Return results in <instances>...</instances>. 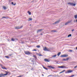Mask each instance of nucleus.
<instances>
[{
    "mask_svg": "<svg viewBox=\"0 0 77 77\" xmlns=\"http://www.w3.org/2000/svg\"><path fill=\"white\" fill-rule=\"evenodd\" d=\"M37 54L38 55V56H42V55L40 54L39 53H37Z\"/></svg>",
    "mask_w": 77,
    "mask_h": 77,
    "instance_id": "16",
    "label": "nucleus"
},
{
    "mask_svg": "<svg viewBox=\"0 0 77 77\" xmlns=\"http://www.w3.org/2000/svg\"><path fill=\"white\" fill-rule=\"evenodd\" d=\"M64 71H65V70H63L62 71L60 72V74L61 73H62L63 72H64Z\"/></svg>",
    "mask_w": 77,
    "mask_h": 77,
    "instance_id": "18",
    "label": "nucleus"
},
{
    "mask_svg": "<svg viewBox=\"0 0 77 77\" xmlns=\"http://www.w3.org/2000/svg\"><path fill=\"white\" fill-rule=\"evenodd\" d=\"M7 73H8L7 75H10V74H11V72H8Z\"/></svg>",
    "mask_w": 77,
    "mask_h": 77,
    "instance_id": "29",
    "label": "nucleus"
},
{
    "mask_svg": "<svg viewBox=\"0 0 77 77\" xmlns=\"http://www.w3.org/2000/svg\"><path fill=\"white\" fill-rule=\"evenodd\" d=\"M8 75V73H6L5 74L1 73L0 74V77H3L4 75Z\"/></svg>",
    "mask_w": 77,
    "mask_h": 77,
    "instance_id": "3",
    "label": "nucleus"
},
{
    "mask_svg": "<svg viewBox=\"0 0 77 77\" xmlns=\"http://www.w3.org/2000/svg\"><path fill=\"white\" fill-rule=\"evenodd\" d=\"M44 60L45 61V62H50V60H48V59H45Z\"/></svg>",
    "mask_w": 77,
    "mask_h": 77,
    "instance_id": "13",
    "label": "nucleus"
},
{
    "mask_svg": "<svg viewBox=\"0 0 77 77\" xmlns=\"http://www.w3.org/2000/svg\"><path fill=\"white\" fill-rule=\"evenodd\" d=\"M25 54L29 55V54H32V53L29 51H26L25 52Z\"/></svg>",
    "mask_w": 77,
    "mask_h": 77,
    "instance_id": "2",
    "label": "nucleus"
},
{
    "mask_svg": "<svg viewBox=\"0 0 77 77\" xmlns=\"http://www.w3.org/2000/svg\"><path fill=\"white\" fill-rule=\"evenodd\" d=\"M54 32H56V30H54Z\"/></svg>",
    "mask_w": 77,
    "mask_h": 77,
    "instance_id": "46",
    "label": "nucleus"
},
{
    "mask_svg": "<svg viewBox=\"0 0 77 77\" xmlns=\"http://www.w3.org/2000/svg\"><path fill=\"white\" fill-rule=\"evenodd\" d=\"M76 50H77V47H76Z\"/></svg>",
    "mask_w": 77,
    "mask_h": 77,
    "instance_id": "53",
    "label": "nucleus"
},
{
    "mask_svg": "<svg viewBox=\"0 0 77 77\" xmlns=\"http://www.w3.org/2000/svg\"><path fill=\"white\" fill-rule=\"evenodd\" d=\"M49 76H51V75H49Z\"/></svg>",
    "mask_w": 77,
    "mask_h": 77,
    "instance_id": "56",
    "label": "nucleus"
},
{
    "mask_svg": "<svg viewBox=\"0 0 77 77\" xmlns=\"http://www.w3.org/2000/svg\"><path fill=\"white\" fill-rule=\"evenodd\" d=\"M13 5H14V6H15V5H16V3H14Z\"/></svg>",
    "mask_w": 77,
    "mask_h": 77,
    "instance_id": "39",
    "label": "nucleus"
},
{
    "mask_svg": "<svg viewBox=\"0 0 77 77\" xmlns=\"http://www.w3.org/2000/svg\"><path fill=\"white\" fill-rule=\"evenodd\" d=\"M57 64H58L59 63H58V62H57Z\"/></svg>",
    "mask_w": 77,
    "mask_h": 77,
    "instance_id": "51",
    "label": "nucleus"
},
{
    "mask_svg": "<svg viewBox=\"0 0 77 77\" xmlns=\"http://www.w3.org/2000/svg\"><path fill=\"white\" fill-rule=\"evenodd\" d=\"M61 54V52H59L58 53L57 55L58 56H59V55Z\"/></svg>",
    "mask_w": 77,
    "mask_h": 77,
    "instance_id": "15",
    "label": "nucleus"
},
{
    "mask_svg": "<svg viewBox=\"0 0 77 77\" xmlns=\"http://www.w3.org/2000/svg\"><path fill=\"white\" fill-rule=\"evenodd\" d=\"M2 69H7V68H6L5 67H2Z\"/></svg>",
    "mask_w": 77,
    "mask_h": 77,
    "instance_id": "21",
    "label": "nucleus"
},
{
    "mask_svg": "<svg viewBox=\"0 0 77 77\" xmlns=\"http://www.w3.org/2000/svg\"><path fill=\"white\" fill-rule=\"evenodd\" d=\"M36 2V0H33L31 2V3H32V2Z\"/></svg>",
    "mask_w": 77,
    "mask_h": 77,
    "instance_id": "22",
    "label": "nucleus"
},
{
    "mask_svg": "<svg viewBox=\"0 0 77 77\" xmlns=\"http://www.w3.org/2000/svg\"><path fill=\"white\" fill-rule=\"evenodd\" d=\"M69 58H67L66 59L64 58L63 59V60H64L65 61H67V60H68L69 59Z\"/></svg>",
    "mask_w": 77,
    "mask_h": 77,
    "instance_id": "10",
    "label": "nucleus"
},
{
    "mask_svg": "<svg viewBox=\"0 0 77 77\" xmlns=\"http://www.w3.org/2000/svg\"><path fill=\"white\" fill-rule=\"evenodd\" d=\"M36 47H37V48H39V47H40V46L39 45L36 46Z\"/></svg>",
    "mask_w": 77,
    "mask_h": 77,
    "instance_id": "33",
    "label": "nucleus"
},
{
    "mask_svg": "<svg viewBox=\"0 0 77 77\" xmlns=\"http://www.w3.org/2000/svg\"><path fill=\"white\" fill-rule=\"evenodd\" d=\"M73 72V71L72 70H69L67 71V72H66V73H71V72Z\"/></svg>",
    "mask_w": 77,
    "mask_h": 77,
    "instance_id": "7",
    "label": "nucleus"
},
{
    "mask_svg": "<svg viewBox=\"0 0 77 77\" xmlns=\"http://www.w3.org/2000/svg\"><path fill=\"white\" fill-rule=\"evenodd\" d=\"M41 35H42V33H41Z\"/></svg>",
    "mask_w": 77,
    "mask_h": 77,
    "instance_id": "52",
    "label": "nucleus"
},
{
    "mask_svg": "<svg viewBox=\"0 0 77 77\" xmlns=\"http://www.w3.org/2000/svg\"><path fill=\"white\" fill-rule=\"evenodd\" d=\"M31 62H34V59L32 58V59L31 60Z\"/></svg>",
    "mask_w": 77,
    "mask_h": 77,
    "instance_id": "28",
    "label": "nucleus"
},
{
    "mask_svg": "<svg viewBox=\"0 0 77 77\" xmlns=\"http://www.w3.org/2000/svg\"><path fill=\"white\" fill-rule=\"evenodd\" d=\"M60 20H58L56 22H55L54 23H53V24H58V23H59V22H60Z\"/></svg>",
    "mask_w": 77,
    "mask_h": 77,
    "instance_id": "8",
    "label": "nucleus"
},
{
    "mask_svg": "<svg viewBox=\"0 0 77 77\" xmlns=\"http://www.w3.org/2000/svg\"><path fill=\"white\" fill-rule=\"evenodd\" d=\"M71 36H72L71 34H69L68 35V37H70Z\"/></svg>",
    "mask_w": 77,
    "mask_h": 77,
    "instance_id": "30",
    "label": "nucleus"
},
{
    "mask_svg": "<svg viewBox=\"0 0 77 77\" xmlns=\"http://www.w3.org/2000/svg\"><path fill=\"white\" fill-rule=\"evenodd\" d=\"M58 68H60L65 69L68 68V67L66 66H59Z\"/></svg>",
    "mask_w": 77,
    "mask_h": 77,
    "instance_id": "6",
    "label": "nucleus"
},
{
    "mask_svg": "<svg viewBox=\"0 0 77 77\" xmlns=\"http://www.w3.org/2000/svg\"><path fill=\"white\" fill-rule=\"evenodd\" d=\"M72 21V20H71L70 21H69L66 22V23H65L64 25H68V24L69 23H71Z\"/></svg>",
    "mask_w": 77,
    "mask_h": 77,
    "instance_id": "5",
    "label": "nucleus"
},
{
    "mask_svg": "<svg viewBox=\"0 0 77 77\" xmlns=\"http://www.w3.org/2000/svg\"><path fill=\"white\" fill-rule=\"evenodd\" d=\"M74 29H72V32H73V31H74Z\"/></svg>",
    "mask_w": 77,
    "mask_h": 77,
    "instance_id": "45",
    "label": "nucleus"
},
{
    "mask_svg": "<svg viewBox=\"0 0 77 77\" xmlns=\"http://www.w3.org/2000/svg\"><path fill=\"white\" fill-rule=\"evenodd\" d=\"M42 76H44V74H42Z\"/></svg>",
    "mask_w": 77,
    "mask_h": 77,
    "instance_id": "54",
    "label": "nucleus"
},
{
    "mask_svg": "<svg viewBox=\"0 0 77 77\" xmlns=\"http://www.w3.org/2000/svg\"><path fill=\"white\" fill-rule=\"evenodd\" d=\"M61 63H62V62H61Z\"/></svg>",
    "mask_w": 77,
    "mask_h": 77,
    "instance_id": "57",
    "label": "nucleus"
},
{
    "mask_svg": "<svg viewBox=\"0 0 77 77\" xmlns=\"http://www.w3.org/2000/svg\"><path fill=\"white\" fill-rule=\"evenodd\" d=\"M32 51H37V50H36V49H34L32 50Z\"/></svg>",
    "mask_w": 77,
    "mask_h": 77,
    "instance_id": "38",
    "label": "nucleus"
},
{
    "mask_svg": "<svg viewBox=\"0 0 77 77\" xmlns=\"http://www.w3.org/2000/svg\"><path fill=\"white\" fill-rule=\"evenodd\" d=\"M74 23H75V22H77V19H76V20H74Z\"/></svg>",
    "mask_w": 77,
    "mask_h": 77,
    "instance_id": "35",
    "label": "nucleus"
},
{
    "mask_svg": "<svg viewBox=\"0 0 77 77\" xmlns=\"http://www.w3.org/2000/svg\"><path fill=\"white\" fill-rule=\"evenodd\" d=\"M5 72L6 73H8V72Z\"/></svg>",
    "mask_w": 77,
    "mask_h": 77,
    "instance_id": "48",
    "label": "nucleus"
},
{
    "mask_svg": "<svg viewBox=\"0 0 77 77\" xmlns=\"http://www.w3.org/2000/svg\"><path fill=\"white\" fill-rule=\"evenodd\" d=\"M5 57H6L7 59H9V57H8V56H5Z\"/></svg>",
    "mask_w": 77,
    "mask_h": 77,
    "instance_id": "31",
    "label": "nucleus"
},
{
    "mask_svg": "<svg viewBox=\"0 0 77 77\" xmlns=\"http://www.w3.org/2000/svg\"><path fill=\"white\" fill-rule=\"evenodd\" d=\"M43 68H44V69H46V70H48V69L45 68V67L43 66Z\"/></svg>",
    "mask_w": 77,
    "mask_h": 77,
    "instance_id": "24",
    "label": "nucleus"
},
{
    "mask_svg": "<svg viewBox=\"0 0 77 77\" xmlns=\"http://www.w3.org/2000/svg\"><path fill=\"white\" fill-rule=\"evenodd\" d=\"M11 41H14L15 40H14V39L13 38H11Z\"/></svg>",
    "mask_w": 77,
    "mask_h": 77,
    "instance_id": "32",
    "label": "nucleus"
},
{
    "mask_svg": "<svg viewBox=\"0 0 77 77\" xmlns=\"http://www.w3.org/2000/svg\"><path fill=\"white\" fill-rule=\"evenodd\" d=\"M55 62H57V61H56V60H55Z\"/></svg>",
    "mask_w": 77,
    "mask_h": 77,
    "instance_id": "50",
    "label": "nucleus"
},
{
    "mask_svg": "<svg viewBox=\"0 0 77 77\" xmlns=\"http://www.w3.org/2000/svg\"><path fill=\"white\" fill-rule=\"evenodd\" d=\"M51 32H54V30H52L51 31Z\"/></svg>",
    "mask_w": 77,
    "mask_h": 77,
    "instance_id": "44",
    "label": "nucleus"
},
{
    "mask_svg": "<svg viewBox=\"0 0 77 77\" xmlns=\"http://www.w3.org/2000/svg\"><path fill=\"white\" fill-rule=\"evenodd\" d=\"M57 62H59V61H58Z\"/></svg>",
    "mask_w": 77,
    "mask_h": 77,
    "instance_id": "55",
    "label": "nucleus"
},
{
    "mask_svg": "<svg viewBox=\"0 0 77 77\" xmlns=\"http://www.w3.org/2000/svg\"><path fill=\"white\" fill-rule=\"evenodd\" d=\"M43 50L45 51H49V50L47 49V47H45V48H44Z\"/></svg>",
    "mask_w": 77,
    "mask_h": 77,
    "instance_id": "12",
    "label": "nucleus"
},
{
    "mask_svg": "<svg viewBox=\"0 0 77 77\" xmlns=\"http://www.w3.org/2000/svg\"><path fill=\"white\" fill-rule=\"evenodd\" d=\"M22 27H23V26H21L20 28L16 27V29H21V28H22Z\"/></svg>",
    "mask_w": 77,
    "mask_h": 77,
    "instance_id": "20",
    "label": "nucleus"
},
{
    "mask_svg": "<svg viewBox=\"0 0 77 77\" xmlns=\"http://www.w3.org/2000/svg\"><path fill=\"white\" fill-rule=\"evenodd\" d=\"M42 30H43V29H38L37 31V33H38V32H41V31H42Z\"/></svg>",
    "mask_w": 77,
    "mask_h": 77,
    "instance_id": "11",
    "label": "nucleus"
},
{
    "mask_svg": "<svg viewBox=\"0 0 77 77\" xmlns=\"http://www.w3.org/2000/svg\"><path fill=\"white\" fill-rule=\"evenodd\" d=\"M28 13L29 14V15H31V12H30L29 11H28Z\"/></svg>",
    "mask_w": 77,
    "mask_h": 77,
    "instance_id": "23",
    "label": "nucleus"
},
{
    "mask_svg": "<svg viewBox=\"0 0 77 77\" xmlns=\"http://www.w3.org/2000/svg\"><path fill=\"white\" fill-rule=\"evenodd\" d=\"M29 21H32V18H29Z\"/></svg>",
    "mask_w": 77,
    "mask_h": 77,
    "instance_id": "26",
    "label": "nucleus"
},
{
    "mask_svg": "<svg viewBox=\"0 0 77 77\" xmlns=\"http://www.w3.org/2000/svg\"><path fill=\"white\" fill-rule=\"evenodd\" d=\"M15 40H16L17 41H18V39H17V38H15Z\"/></svg>",
    "mask_w": 77,
    "mask_h": 77,
    "instance_id": "42",
    "label": "nucleus"
},
{
    "mask_svg": "<svg viewBox=\"0 0 77 77\" xmlns=\"http://www.w3.org/2000/svg\"><path fill=\"white\" fill-rule=\"evenodd\" d=\"M32 64L33 65H34V62H32Z\"/></svg>",
    "mask_w": 77,
    "mask_h": 77,
    "instance_id": "49",
    "label": "nucleus"
},
{
    "mask_svg": "<svg viewBox=\"0 0 77 77\" xmlns=\"http://www.w3.org/2000/svg\"><path fill=\"white\" fill-rule=\"evenodd\" d=\"M69 51L70 52H72V50H69Z\"/></svg>",
    "mask_w": 77,
    "mask_h": 77,
    "instance_id": "34",
    "label": "nucleus"
},
{
    "mask_svg": "<svg viewBox=\"0 0 77 77\" xmlns=\"http://www.w3.org/2000/svg\"><path fill=\"white\" fill-rule=\"evenodd\" d=\"M9 56H12V54H10L9 55Z\"/></svg>",
    "mask_w": 77,
    "mask_h": 77,
    "instance_id": "36",
    "label": "nucleus"
},
{
    "mask_svg": "<svg viewBox=\"0 0 77 77\" xmlns=\"http://www.w3.org/2000/svg\"><path fill=\"white\" fill-rule=\"evenodd\" d=\"M21 43L22 44H23L24 42H21Z\"/></svg>",
    "mask_w": 77,
    "mask_h": 77,
    "instance_id": "47",
    "label": "nucleus"
},
{
    "mask_svg": "<svg viewBox=\"0 0 77 77\" xmlns=\"http://www.w3.org/2000/svg\"><path fill=\"white\" fill-rule=\"evenodd\" d=\"M0 65H1L2 68V67H3V65H2V64H0Z\"/></svg>",
    "mask_w": 77,
    "mask_h": 77,
    "instance_id": "40",
    "label": "nucleus"
},
{
    "mask_svg": "<svg viewBox=\"0 0 77 77\" xmlns=\"http://www.w3.org/2000/svg\"><path fill=\"white\" fill-rule=\"evenodd\" d=\"M11 4H12V5H14V2H11Z\"/></svg>",
    "mask_w": 77,
    "mask_h": 77,
    "instance_id": "41",
    "label": "nucleus"
},
{
    "mask_svg": "<svg viewBox=\"0 0 77 77\" xmlns=\"http://www.w3.org/2000/svg\"><path fill=\"white\" fill-rule=\"evenodd\" d=\"M8 18V17H2V18H5L6 19H7Z\"/></svg>",
    "mask_w": 77,
    "mask_h": 77,
    "instance_id": "19",
    "label": "nucleus"
},
{
    "mask_svg": "<svg viewBox=\"0 0 77 77\" xmlns=\"http://www.w3.org/2000/svg\"><path fill=\"white\" fill-rule=\"evenodd\" d=\"M74 75H71V77H74Z\"/></svg>",
    "mask_w": 77,
    "mask_h": 77,
    "instance_id": "37",
    "label": "nucleus"
},
{
    "mask_svg": "<svg viewBox=\"0 0 77 77\" xmlns=\"http://www.w3.org/2000/svg\"><path fill=\"white\" fill-rule=\"evenodd\" d=\"M33 57H34L35 58V59H37V57H36V55H33Z\"/></svg>",
    "mask_w": 77,
    "mask_h": 77,
    "instance_id": "17",
    "label": "nucleus"
},
{
    "mask_svg": "<svg viewBox=\"0 0 77 77\" xmlns=\"http://www.w3.org/2000/svg\"><path fill=\"white\" fill-rule=\"evenodd\" d=\"M56 55H55L53 56H52V57H56Z\"/></svg>",
    "mask_w": 77,
    "mask_h": 77,
    "instance_id": "27",
    "label": "nucleus"
},
{
    "mask_svg": "<svg viewBox=\"0 0 77 77\" xmlns=\"http://www.w3.org/2000/svg\"><path fill=\"white\" fill-rule=\"evenodd\" d=\"M68 55H66V54H64V55H62L60 56V57H68Z\"/></svg>",
    "mask_w": 77,
    "mask_h": 77,
    "instance_id": "4",
    "label": "nucleus"
},
{
    "mask_svg": "<svg viewBox=\"0 0 77 77\" xmlns=\"http://www.w3.org/2000/svg\"><path fill=\"white\" fill-rule=\"evenodd\" d=\"M74 17L75 19H76V18H77V14L75 15H74Z\"/></svg>",
    "mask_w": 77,
    "mask_h": 77,
    "instance_id": "25",
    "label": "nucleus"
},
{
    "mask_svg": "<svg viewBox=\"0 0 77 77\" xmlns=\"http://www.w3.org/2000/svg\"><path fill=\"white\" fill-rule=\"evenodd\" d=\"M30 60H31V59H30Z\"/></svg>",
    "mask_w": 77,
    "mask_h": 77,
    "instance_id": "58",
    "label": "nucleus"
},
{
    "mask_svg": "<svg viewBox=\"0 0 77 77\" xmlns=\"http://www.w3.org/2000/svg\"><path fill=\"white\" fill-rule=\"evenodd\" d=\"M76 67H77V65L74 67V68H76Z\"/></svg>",
    "mask_w": 77,
    "mask_h": 77,
    "instance_id": "43",
    "label": "nucleus"
},
{
    "mask_svg": "<svg viewBox=\"0 0 77 77\" xmlns=\"http://www.w3.org/2000/svg\"><path fill=\"white\" fill-rule=\"evenodd\" d=\"M48 68H50V69H55V67L50 66H48Z\"/></svg>",
    "mask_w": 77,
    "mask_h": 77,
    "instance_id": "9",
    "label": "nucleus"
},
{
    "mask_svg": "<svg viewBox=\"0 0 77 77\" xmlns=\"http://www.w3.org/2000/svg\"><path fill=\"white\" fill-rule=\"evenodd\" d=\"M3 9H4V10H6V7L5 6H3L2 7Z\"/></svg>",
    "mask_w": 77,
    "mask_h": 77,
    "instance_id": "14",
    "label": "nucleus"
},
{
    "mask_svg": "<svg viewBox=\"0 0 77 77\" xmlns=\"http://www.w3.org/2000/svg\"><path fill=\"white\" fill-rule=\"evenodd\" d=\"M67 4L69 5H70V6H75L76 5L75 4H74L71 2H68L67 3Z\"/></svg>",
    "mask_w": 77,
    "mask_h": 77,
    "instance_id": "1",
    "label": "nucleus"
}]
</instances>
